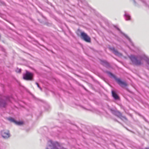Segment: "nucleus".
Returning <instances> with one entry per match:
<instances>
[{"label":"nucleus","instance_id":"obj_16","mask_svg":"<svg viewBox=\"0 0 149 149\" xmlns=\"http://www.w3.org/2000/svg\"><path fill=\"white\" fill-rule=\"evenodd\" d=\"M36 85H37V86H38V87L41 90H42V88L38 84L37 82L36 83Z\"/></svg>","mask_w":149,"mask_h":149},{"label":"nucleus","instance_id":"obj_5","mask_svg":"<svg viewBox=\"0 0 149 149\" xmlns=\"http://www.w3.org/2000/svg\"><path fill=\"white\" fill-rule=\"evenodd\" d=\"M33 74L27 71L23 75V78L26 80H31L33 79Z\"/></svg>","mask_w":149,"mask_h":149},{"label":"nucleus","instance_id":"obj_17","mask_svg":"<svg viewBox=\"0 0 149 149\" xmlns=\"http://www.w3.org/2000/svg\"><path fill=\"white\" fill-rule=\"evenodd\" d=\"M16 71L18 73L20 72H21V69H19L18 70H16Z\"/></svg>","mask_w":149,"mask_h":149},{"label":"nucleus","instance_id":"obj_1","mask_svg":"<svg viewBox=\"0 0 149 149\" xmlns=\"http://www.w3.org/2000/svg\"><path fill=\"white\" fill-rule=\"evenodd\" d=\"M128 57L132 64L136 65H140L142 64L141 61H145L148 64V68L149 70V58L146 56L145 54L138 55L137 56L134 55H131Z\"/></svg>","mask_w":149,"mask_h":149},{"label":"nucleus","instance_id":"obj_11","mask_svg":"<svg viewBox=\"0 0 149 149\" xmlns=\"http://www.w3.org/2000/svg\"><path fill=\"white\" fill-rule=\"evenodd\" d=\"M101 63L103 65L106 67L109 66V64L106 61L104 60L101 61Z\"/></svg>","mask_w":149,"mask_h":149},{"label":"nucleus","instance_id":"obj_15","mask_svg":"<svg viewBox=\"0 0 149 149\" xmlns=\"http://www.w3.org/2000/svg\"><path fill=\"white\" fill-rule=\"evenodd\" d=\"M8 120L10 121L13 122L15 123V120L13 119V118H10L8 119Z\"/></svg>","mask_w":149,"mask_h":149},{"label":"nucleus","instance_id":"obj_19","mask_svg":"<svg viewBox=\"0 0 149 149\" xmlns=\"http://www.w3.org/2000/svg\"><path fill=\"white\" fill-rule=\"evenodd\" d=\"M116 28L117 29L119 30V31H120V29H118V28Z\"/></svg>","mask_w":149,"mask_h":149},{"label":"nucleus","instance_id":"obj_6","mask_svg":"<svg viewBox=\"0 0 149 149\" xmlns=\"http://www.w3.org/2000/svg\"><path fill=\"white\" fill-rule=\"evenodd\" d=\"M82 39L86 42H91V38L87 35L84 32H81V33Z\"/></svg>","mask_w":149,"mask_h":149},{"label":"nucleus","instance_id":"obj_10","mask_svg":"<svg viewBox=\"0 0 149 149\" xmlns=\"http://www.w3.org/2000/svg\"><path fill=\"white\" fill-rule=\"evenodd\" d=\"M112 96L115 100H118L119 98V97L117 94L113 91H112Z\"/></svg>","mask_w":149,"mask_h":149},{"label":"nucleus","instance_id":"obj_2","mask_svg":"<svg viewBox=\"0 0 149 149\" xmlns=\"http://www.w3.org/2000/svg\"><path fill=\"white\" fill-rule=\"evenodd\" d=\"M61 147L57 142H54L51 140H49L46 149H61Z\"/></svg>","mask_w":149,"mask_h":149},{"label":"nucleus","instance_id":"obj_9","mask_svg":"<svg viewBox=\"0 0 149 149\" xmlns=\"http://www.w3.org/2000/svg\"><path fill=\"white\" fill-rule=\"evenodd\" d=\"M6 104L5 100L1 99H0V107H4Z\"/></svg>","mask_w":149,"mask_h":149},{"label":"nucleus","instance_id":"obj_20","mask_svg":"<svg viewBox=\"0 0 149 149\" xmlns=\"http://www.w3.org/2000/svg\"><path fill=\"white\" fill-rule=\"evenodd\" d=\"M6 100H9V99H8V98H7V99H6Z\"/></svg>","mask_w":149,"mask_h":149},{"label":"nucleus","instance_id":"obj_4","mask_svg":"<svg viewBox=\"0 0 149 149\" xmlns=\"http://www.w3.org/2000/svg\"><path fill=\"white\" fill-rule=\"evenodd\" d=\"M111 113L114 115L117 116L123 120H126L127 119L125 116H123L120 112L118 111L114 110L111 109Z\"/></svg>","mask_w":149,"mask_h":149},{"label":"nucleus","instance_id":"obj_7","mask_svg":"<svg viewBox=\"0 0 149 149\" xmlns=\"http://www.w3.org/2000/svg\"><path fill=\"white\" fill-rule=\"evenodd\" d=\"M2 136L5 139H7L10 136L9 131L7 130H3L1 132Z\"/></svg>","mask_w":149,"mask_h":149},{"label":"nucleus","instance_id":"obj_3","mask_svg":"<svg viewBox=\"0 0 149 149\" xmlns=\"http://www.w3.org/2000/svg\"><path fill=\"white\" fill-rule=\"evenodd\" d=\"M106 73L111 78H114L118 84L122 88H125L128 85L127 83L125 81H122L120 79L117 78L116 77L109 71H106Z\"/></svg>","mask_w":149,"mask_h":149},{"label":"nucleus","instance_id":"obj_8","mask_svg":"<svg viewBox=\"0 0 149 149\" xmlns=\"http://www.w3.org/2000/svg\"><path fill=\"white\" fill-rule=\"evenodd\" d=\"M110 49L113 52V53L116 55L120 56H122L121 53L118 52L117 50H116L113 47L111 48Z\"/></svg>","mask_w":149,"mask_h":149},{"label":"nucleus","instance_id":"obj_12","mask_svg":"<svg viewBox=\"0 0 149 149\" xmlns=\"http://www.w3.org/2000/svg\"><path fill=\"white\" fill-rule=\"evenodd\" d=\"M125 16L126 20H130L131 19L130 16L126 12H125Z\"/></svg>","mask_w":149,"mask_h":149},{"label":"nucleus","instance_id":"obj_14","mask_svg":"<svg viewBox=\"0 0 149 149\" xmlns=\"http://www.w3.org/2000/svg\"><path fill=\"white\" fill-rule=\"evenodd\" d=\"M15 124L18 125H21L23 124V123L22 122H17L16 121Z\"/></svg>","mask_w":149,"mask_h":149},{"label":"nucleus","instance_id":"obj_18","mask_svg":"<svg viewBox=\"0 0 149 149\" xmlns=\"http://www.w3.org/2000/svg\"><path fill=\"white\" fill-rule=\"evenodd\" d=\"M132 1H133V2H134V3H135V0H132Z\"/></svg>","mask_w":149,"mask_h":149},{"label":"nucleus","instance_id":"obj_13","mask_svg":"<svg viewBox=\"0 0 149 149\" xmlns=\"http://www.w3.org/2000/svg\"><path fill=\"white\" fill-rule=\"evenodd\" d=\"M123 35L128 40L131 45L132 46H134L133 43L132 42L131 40L126 35L124 34H123Z\"/></svg>","mask_w":149,"mask_h":149}]
</instances>
